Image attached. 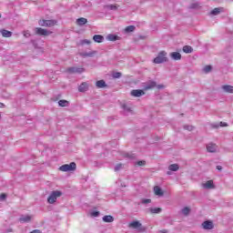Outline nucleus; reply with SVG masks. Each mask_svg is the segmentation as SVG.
Masks as SVG:
<instances>
[{"label": "nucleus", "mask_w": 233, "mask_h": 233, "mask_svg": "<svg viewBox=\"0 0 233 233\" xmlns=\"http://www.w3.org/2000/svg\"><path fill=\"white\" fill-rule=\"evenodd\" d=\"M168 54L167 53V51H160L157 57L154 58L153 63H155V65H161L163 63H168Z\"/></svg>", "instance_id": "f257e3e1"}, {"label": "nucleus", "mask_w": 233, "mask_h": 233, "mask_svg": "<svg viewBox=\"0 0 233 233\" xmlns=\"http://www.w3.org/2000/svg\"><path fill=\"white\" fill-rule=\"evenodd\" d=\"M62 196H63V192H61L59 190L52 191L50 196L47 198V202L50 205H54V203H56V201H57V198H61Z\"/></svg>", "instance_id": "f03ea898"}, {"label": "nucleus", "mask_w": 233, "mask_h": 233, "mask_svg": "<svg viewBox=\"0 0 233 233\" xmlns=\"http://www.w3.org/2000/svg\"><path fill=\"white\" fill-rule=\"evenodd\" d=\"M76 168L77 165L76 164V162H71L70 164L62 165L59 167V170L61 172H74V170H76Z\"/></svg>", "instance_id": "7ed1b4c3"}, {"label": "nucleus", "mask_w": 233, "mask_h": 233, "mask_svg": "<svg viewBox=\"0 0 233 233\" xmlns=\"http://www.w3.org/2000/svg\"><path fill=\"white\" fill-rule=\"evenodd\" d=\"M129 228H136L138 232H145L147 230V228L137 220L129 223Z\"/></svg>", "instance_id": "20e7f679"}, {"label": "nucleus", "mask_w": 233, "mask_h": 233, "mask_svg": "<svg viewBox=\"0 0 233 233\" xmlns=\"http://www.w3.org/2000/svg\"><path fill=\"white\" fill-rule=\"evenodd\" d=\"M56 24H57V21H56V20H45V19H42V20L38 21L39 26H46L47 28H50L52 26H56Z\"/></svg>", "instance_id": "39448f33"}, {"label": "nucleus", "mask_w": 233, "mask_h": 233, "mask_svg": "<svg viewBox=\"0 0 233 233\" xmlns=\"http://www.w3.org/2000/svg\"><path fill=\"white\" fill-rule=\"evenodd\" d=\"M35 34L36 35H44L45 37H48L52 34L51 31H48V29H43L41 27H35Z\"/></svg>", "instance_id": "423d86ee"}, {"label": "nucleus", "mask_w": 233, "mask_h": 233, "mask_svg": "<svg viewBox=\"0 0 233 233\" xmlns=\"http://www.w3.org/2000/svg\"><path fill=\"white\" fill-rule=\"evenodd\" d=\"M66 72H68V74H83V72H85V68L72 66L68 67Z\"/></svg>", "instance_id": "0eeeda50"}, {"label": "nucleus", "mask_w": 233, "mask_h": 233, "mask_svg": "<svg viewBox=\"0 0 233 233\" xmlns=\"http://www.w3.org/2000/svg\"><path fill=\"white\" fill-rule=\"evenodd\" d=\"M202 187L206 190H212V189L216 188V186L214 185L213 180H208L206 183L202 184Z\"/></svg>", "instance_id": "6e6552de"}, {"label": "nucleus", "mask_w": 233, "mask_h": 233, "mask_svg": "<svg viewBox=\"0 0 233 233\" xmlns=\"http://www.w3.org/2000/svg\"><path fill=\"white\" fill-rule=\"evenodd\" d=\"M202 226L205 230H212L214 228V222L206 220L202 223Z\"/></svg>", "instance_id": "1a4fd4ad"}, {"label": "nucleus", "mask_w": 233, "mask_h": 233, "mask_svg": "<svg viewBox=\"0 0 233 233\" xmlns=\"http://www.w3.org/2000/svg\"><path fill=\"white\" fill-rule=\"evenodd\" d=\"M131 96H133V97H141V96H145V91L143 89H133Z\"/></svg>", "instance_id": "9d476101"}, {"label": "nucleus", "mask_w": 233, "mask_h": 233, "mask_svg": "<svg viewBox=\"0 0 233 233\" xmlns=\"http://www.w3.org/2000/svg\"><path fill=\"white\" fill-rule=\"evenodd\" d=\"M156 86H157L156 81H149L144 86V90H152V88H156Z\"/></svg>", "instance_id": "9b49d317"}, {"label": "nucleus", "mask_w": 233, "mask_h": 233, "mask_svg": "<svg viewBox=\"0 0 233 233\" xmlns=\"http://www.w3.org/2000/svg\"><path fill=\"white\" fill-rule=\"evenodd\" d=\"M169 56L173 61H181V53L179 52H172L169 54Z\"/></svg>", "instance_id": "f8f14e48"}, {"label": "nucleus", "mask_w": 233, "mask_h": 233, "mask_svg": "<svg viewBox=\"0 0 233 233\" xmlns=\"http://www.w3.org/2000/svg\"><path fill=\"white\" fill-rule=\"evenodd\" d=\"M222 90L226 94H233V86L224 85V86H222Z\"/></svg>", "instance_id": "ddd939ff"}, {"label": "nucleus", "mask_w": 233, "mask_h": 233, "mask_svg": "<svg viewBox=\"0 0 233 233\" xmlns=\"http://www.w3.org/2000/svg\"><path fill=\"white\" fill-rule=\"evenodd\" d=\"M88 83L83 82L79 86H78V91L79 92H86L88 90Z\"/></svg>", "instance_id": "4468645a"}, {"label": "nucleus", "mask_w": 233, "mask_h": 233, "mask_svg": "<svg viewBox=\"0 0 233 233\" xmlns=\"http://www.w3.org/2000/svg\"><path fill=\"white\" fill-rule=\"evenodd\" d=\"M154 193L156 196H159V198L163 197L164 196V192H163V189H161L159 187V186H156L154 187Z\"/></svg>", "instance_id": "2eb2a0df"}, {"label": "nucleus", "mask_w": 233, "mask_h": 233, "mask_svg": "<svg viewBox=\"0 0 233 233\" xmlns=\"http://www.w3.org/2000/svg\"><path fill=\"white\" fill-rule=\"evenodd\" d=\"M93 41H95V43H103V41H105V36L101 35H95L93 36Z\"/></svg>", "instance_id": "dca6fc26"}, {"label": "nucleus", "mask_w": 233, "mask_h": 233, "mask_svg": "<svg viewBox=\"0 0 233 233\" xmlns=\"http://www.w3.org/2000/svg\"><path fill=\"white\" fill-rule=\"evenodd\" d=\"M102 221H104V223H114V217L106 215L102 218Z\"/></svg>", "instance_id": "f3484780"}, {"label": "nucleus", "mask_w": 233, "mask_h": 233, "mask_svg": "<svg viewBox=\"0 0 233 233\" xmlns=\"http://www.w3.org/2000/svg\"><path fill=\"white\" fill-rule=\"evenodd\" d=\"M87 23H88V20L85 17L76 19V25L78 26H84V25H86Z\"/></svg>", "instance_id": "a211bd4d"}, {"label": "nucleus", "mask_w": 233, "mask_h": 233, "mask_svg": "<svg viewBox=\"0 0 233 233\" xmlns=\"http://www.w3.org/2000/svg\"><path fill=\"white\" fill-rule=\"evenodd\" d=\"M208 152L214 153L216 150H218V146L216 144H208L207 146Z\"/></svg>", "instance_id": "6ab92c4d"}, {"label": "nucleus", "mask_w": 233, "mask_h": 233, "mask_svg": "<svg viewBox=\"0 0 233 233\" xmlns=\"http://www.w3.org/2000/svg\"><path fill=\"white\" fill-rule=\"evenodd\" d=\"M96 88H106V82L105 80H98L96 82Z\"/></svg>", "instance_id": "aec40b11"}, {"label": "nucleus", "mask_w": 233, "mask_h": 233, "mask_svg": "<svg viewBox=\"0 0 233 233\" xmlns=\"http://www.w3.org/2000/svg\"><path fill=\"white\" fill-rule=\"evenodd\" d=\"M19 221H21V223H30V221H32V217L30 216H22L19 218Z\"/></svg>", "instance_id": "412c9836"}, {"label": "nucleus", "mask_w": 233, "mask_h": 233, "mask_svg": "<svg viewBox=\"0 0 233 233\" xmlns=\"http://www.w3.org/2000/svg\"><path fill=\"white\" fill-rule=\"evenodd\" d=\"M190 10H199V8H201V4H199L198 2H195L190 4L189 7Z\"/></svg>", "instance_id": "4be33fe9"}, {"label": "nucleus", "mask_w": 233, "mask_h": 233, "mask_svg": "<svg viewBox=\"0 0 233 233\" xmlns=\"http://www.w3.org/2000/svg\"><path fill=\"white\" fill-rule=\"evenodd\" d=\"M223 11L222 7H216L210 12V15H219Z\"/></svg>", "instance_id": "5701e85b"}, {"label": "nucleus", "mask_w": 233, "mask_h": 233, "mask_svg": "<svg viewBox=\"0 0 233 233\" xmlns=\"http://www.w3.org/2000/svg\"><path fill=\"white\" fill-rule=\"evenodd\" d=\"M95 54H97V52L96 51H91L89 53H86V52L80 53V56H81V57H94Z\"/></svg>", "instance_id": "b1692460"}, {"label": "nucleus", "mask_w": 233, "mask_h": 233, "mask_svg": "<svg viewBox=\"0 0 233 233\" xmlns=\"http://www.w3.org/2000/svg\"><path fill=\"white\" fill-rule=\"evenodd\" d=\"M182 50L185 54H192V52H194V48L190 46H184Z\"/></svg>", "instance_id": "393cba45"}, {"label": "nucleus", "mask_w": 233, "mask_h": 233, "mask_svg": "<svg viewBox=\"0 0 233 233\" xmlns=\"http://www.w3.org/2000/svg\"><path fill=\"white\" fill-rule=\"evenodd\" d=\"M149 212L151 214H161V212H163V209L161 208H150Z\"/></svg>", "instance_id": "a878e982"}, {"label": "nucleus", "mask_w": 233, "mask_h": 233, "mask_svg": "<svg viewBox=\"0 0 233 233\" xmlns=\"http://www.w3.org/2000/svg\"><path fill=\"white\" fill-rule=\"evenodd\" d=\"M0 34H2L3 37H12V32L6 29H2Z\"/></svg>", "instance_id": "bb28decb"}, {"label": "nucleus", "mask_w": 233, "mask_h": 233, "mask_svg": "<svg viewBox=\"0 0 233 233\" xmlns=\"http://www.w3.org/2000/svg\"><path fill=\"white\" fill-rule=\"evenodd\" d=\"M107 41H118L119 36L114 34H109L106 36Z\"/></svg>", "instance_id": "cd10ccee"}, {"label": "nucleus", "mask_w": 233, "mask_h": 233, "mask_svg": "<svg viewBox=\"0 0 233 233\" xmlns=\"http://www.w3.org/2000/svg\"><path fill=\"white\" fill-rule=\"evenodd\" d=\"M168 170H170L171 172H177V170H179V165H177V164H171L168 167Z\"/></svg>", "instance_id": "c85d7f7f"}, {"label": "nucleus", "mask_w": 233, "mask_h": 233, "mask_svg": "<svg viewBox=\"0 0 233 233\" xmlns=\"http://www.w3.org/2000/svg\"><path fill=\"white\" fill-rule=\"evenodd\" d=\"M106 10H113L116 12L117 10V5H106L104 6Z\"/></svg>", "instance_id": "c756f323"}, {"label": "nucleus", "mask_w": 233, "mask_h": 233, "mask_svg": "<svg viewBox=\"0 0 233 233\" xmlns=\"http://www.w3.org/2000/svg\"><path fill=\"white\" fill-rule=\"evenodd\" d=\"M181 214L183 216H188V214H190V208L188 207H185L181 209Z\"/></svg>", "instance_id": "7c9ffc66"}, {"label": "nucleus", "mask_w": 233, "mask_h": 233, "mask_svg": "<svg viewBox=\"0 0 233 233\" xmlns=\"http://www.w3.org/2000/svg\"><path fill=\"white\" fill-rule=\"evenodd\" d=\"M58 105L59 106L65 107L68 106L70 105V102H68L67 100H59Z\"/></svg>", "instance_id": "2f4dec72"}, {"label": "nucleus", "mask_w": 233, "mask_h": 233, "mask_svg": "<svg viewBox=\"0 0 233 233\" xmlns=\"http://www.w3.org/2000/svg\"><path fill=\"white\" fill-rule=\"evenodd\" d=\"M219 127H228L226 122H220L219 124H213L212 128H219Z\"/></svg>", "instance_id": "473e14b6"}, {"label": "nucleus", "mask_w": 233, "mask_h": 233, "mask_svg": "<svg viewBox=\"0 0 233 233\" xmlns=\"http://www.w3.org/2000/svg\"><path fill=\"white\" fill-rule=\"evenodd\" d=\"M134 30H136L135 25H128L126 27L125 32H127V34H130V32H134Z\"/></svg>", "instance_id": "72a5a7b5"}, {"label": "nucleus", "mask_w": 233, "mask_h": 233, "mask_svg": "<svg viewBox=\"0 0 233 233\" xmlns=\"http://www.w3.org/2000/svg\"><path fill=\"white\" fill-rule=\"evenodd\" d=\"M203 72H205V74H208L209 72H212V66H204Z\"/></svg>", "instance_id": "f704fd0d"}, {"label": "nucleus", "mask_w": 233, "mask_h": 233, "mask_svg": "<svg viewBox=\"0 0 233 233\" xmlns=\"http://www.w3.org/2000/svg\"><path fill=\"white\" fill-rule=\"evenodd\" d=\"M121 76H123V75L121 74V72H115V73H113L112 77H113L114 79H119V78L121 77Z\"/></svg>", "instance_id": "c9c22d12"}, {"label": "nucleus", "mask_w": 233, "mask_h": 233, "mask_svg": "<svg viewBox=\"0 0 233 233\" xmlns=\"http://www.w3.org/2000/svg\"><path fill=\"white\" fill-rule=\"evenodd\" d=\"M183 128L184 130H188V132H192V130H194V126L185 125Z\"/></svg>", "instance_id": "e433bc0d"}, {"label": "nucleus", "mask_w": 233, "mask_h": 233, "mask_svg": "<svg viewBox=\"0 0 233 233\" xmlns=\"http://www.w3.org/2000/svg\"><path fill=\"white\" fill-rule=\"evenodd\" d=\"M135 165H137L138 167H145V165H147V161L139 160V161L136 162Z\"/></svg>", "instance_id": "4c0bfd02"}, {"label": "nucleus", "mask_w": 233, "mask_h": 233, "mask_svg": "<svg viewBox=\"0 0 233 233\" xmlns=\"http://www.w3.org/2000/svg\"><path fill=\"white\" fill-rule=\"evenodd\" d=\"M123 168V164H116L114 170L115 172H119Z\"/></svg>", "instance_id": "58836bf2"}, {"label": "nucleus", "mask_w": 233, "mask_h": 233, "mask_svg": "<svg viewBox=\"0 0 233 233\" xmlns=\"http://www.w3.org/2000/svg\"><path fill=\"white\" fill-rule=\"evenodd\" d=\"M141 203H142V205H148V203H152V199H150V198H143Z\"/></svg>", "instance_id": "ea45409f"}, {"label": "nucleus", "mask_w": 233, "mask_h": 233, "mask_svg": "<svg viewBox=\"0 0 233 233\" xmlns=\"http://www.w3.org/2000/svg\"><path fill=\"white\" fill-rule=\"evenodd\" d=\"M99 211H92L91 212V216H93V218H99Z\"/></svg>", "instance_id": "a19ab883"}, {"label": "nucleus", "mask_w": 233, "mask_h": 233, "mask_svg": "<svg viewBox=\"0 0 233 233\" xmlns=\"http://www.w3.org/2000/svg\"><path fill=\"white\" fill-rule=\"evenodd\" d=\"M123 109L125 110V112H132V109L127 105H123Z\"/></svg>", "instance_id": "79ce46f5"}, {"label": "nucleus", "mask_w": 233, "mask_h": 233, "mask_svg": "<svg viewBox=\"0 0 233 233\" xmlns=\"http://www.w3.org/2000/svg\"><path fill=\"white\" fill-rule=\"evenodd\" d=\"M90 43H92V42L88 39H84L81 41V45H90Z\"/></svg>", "instance_id": "37998d69"}, {"label": "nucleus", "mask_w": 233, "mask_h": 233, "mask_svg": "<svg viewBox=\"0 0 233 233\" xmlns=\"http://www.w3.org/2000/svg\"><path fill=\"white\" fill-rule=\"evenodd\" d=\"M30 35H30V32H28V31L24 32V37L28 38V37H30Z\"/></svg>", "instance_id": "c03bdc74"}, {"label": "nucleus", "mask_w": 233, "mask_h": 233, "mask_svg": "<svg viewBox=\"0 0 233 233\" xmlns=\"http://www.w3.org/2000/svg\"><path fill=\"white\" fill-rule=\"evenodd\" d=\"M126 157H128L129 159H134V155L126 154Z\"/></svg>", "instance_id": "a18cd8bd"}, {"label": "nucleus", "mask_w": 233, "mask_h": 233, "mask_svg": "<svg viewBox=\"0 0 233 233\" xmlns=\"http://www.w3.org/2000/svg\"><path fill=\"white\" fill-rule=\"evenodd\" d=\"M0 199H2V200L6 199V194H1Z\"/></svg>", "instance_id": "49530a36"}, {"label": "nucleus", "mask_w": 233, "mask_h": 233, "mask_svg": "<svg viewBox=\"0 0 233 233\" xmlns=\"http://www.w3.org/2000/svg\"><path fill=\"white\" fill-rule=\"evenodd\" d=\"M158 90H161V88H165V86L163 85H157L156 86Z\"/></svg>", "instance_id": "de8ad7c7"}, {"label": "nucleus", "mask_w": 233, "mask_h": 233, "mask_svg": "<svg viewBox=\"0 0 233 233\" xmlns=\"http://www.w3.org/2000/svg\"><path fill=\"white\" fill-rule=\"evenodd\" d=\"M217 170H219V172H221V170H223V167H221V166H217Z\"/></svg>", "instance_id": "09e8293b"}, {"label": "nucleus", "mask_w": 233, "mask_h": 233, "mask_svg": "<svg viewBox=\"0 0 233 233\" xmlns=\"http://www.w3.org/2000/svg\"><path fill=\"white\" fill-rule=\"evenodd\" d=\"M160 233H168V230L163 229V230H160Z\"/></svg>", "instance_id": "8fccbe9b"}, {"label": "nucleus", "mask_w": 233, "mask_h": 233, "mask_svg": "<svg viewBox=\"0 0 233 233\" xmlns=\"http://www.w3.org/2000/svg\"><path fill=\"white\" fill-rule=\"evenodd\" d=\"M5 104L0 102V108H5Z\"/></svg>", "instance_id": "3c124183"}, {"label": "nucleus", "mask_w": 233, "mask_h": 233, "mask_svg": "<svg viewBox=\"0 0 233 233\" xmlns=\"http://www.w3.org/2000/svg\"><path fill=\"white\" fill-rule=\"evenodd\" d=\"M167 176H170L172 174V171L169 170V171L167 172Z\"/></svg>", "instance_id": "603ef678"}, {"label": "nucleus", "mask_w": 233, "mask_h": 233, "mask_svg": "<svg viewBox=\"0 0 233 233\" xmlns=\"http://www.w3.org/2000/svg\"><path fill=\"white\" fill-rule=\"evenodd\" d=\"M228 1H233V0H228Z\"/></svg>", "instance_id": "864d4df0"}, {"label": "nucleus", "mask_w": 233, "mask_h": 233, "mask_svg": "<svg viewBox=\"0 0 233 233\" xmlns=\"http://www.w3.org/2000/svg\"><path fill=\"white\" fill-rule=\"evenodd\" d=\"M0 18H1V14H0Z\"/></svg>", "instance_id": "5fc2aeb1"}]
</instances>
